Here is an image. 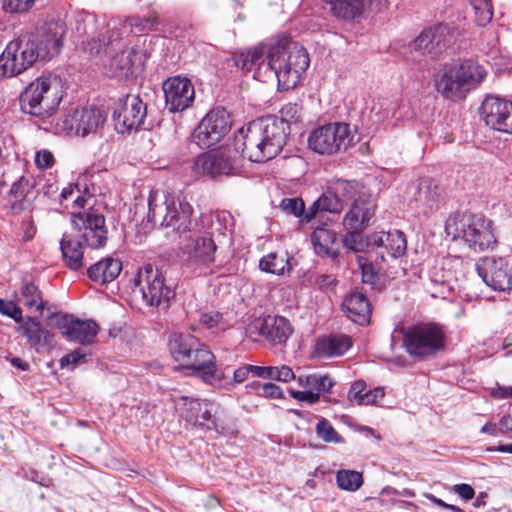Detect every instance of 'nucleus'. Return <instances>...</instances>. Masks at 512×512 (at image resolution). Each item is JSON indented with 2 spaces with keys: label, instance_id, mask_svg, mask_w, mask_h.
Here are the masks:
<instances>
[{
  "label": "nucleus",
  "instance_id": "f257e3e1",
  "mask_svg": "<svg viewBox=\"0 0 512 512\" xmlns=\"http://www.w3.org/2000/svg\"><path fill=\"white\" fill-rule=\"evenodd\" d=\"M235 63L245 72L254 71V79L265 81L264 74L271 72L277 78L278 89L287 91L300 82L310 64L303 45L283 37L270 45L257 46L235 55Z\"/></svg>",
  "mask_w": 512,
  "mask_h": 512
},
{
  "label": "nucleus",
  "instance_id": "f03ea898",
  "mask_svg": "<svg viewBox=\"0 0 512 512\" xmlns=\"http://www.w3.org/2000/svg\"><path fill=\"white\" fill-rule=\"evenodd\" d=\"M287 133L277 119H259L243 126L234 137L236 152L251 162H265L276 157L286 143Z\"/></svg>",
  "mask_w": 512,
  "mask_h": 512
},
{
  "label": "nucleus",
  "instance_id": "7ed1b4c3",
  "mask_svg": "<svg viewBox=\"0 0 512 512\" xmlns=\"http://www.w3.org/2000/svg\"><path fill=\"white\" fill-rule=\"evenodd\" d=\"M486 75L484 66L471 59L461 63H445L434 75V87L443 98L457 101L477 88Z\"/></svg>",
  "mask_w": 512,
  "mask_h": 512
},
{
  "label": "nucleus",
  "instance_id": "20e7f679",
  "mask_svg": "<svg viewBox=\"0 0 512 512\" xmlns=\"http://www.w3.org/2000/svg\"><path fill=\"white\" fill-rule=\"evenodd\" d=\"M75 193L77 196L73 200L74 208H80V210L72 212V224L82 233V238L89 247L99 249L107 241L108 231L105 217L93 209V196L81 195L77 185L69 184L64 187L60 197L62 200H69Z\"/></svg>",
  "mask_w": 512,
  "mask_h": 512
},
{
  "label": "nucleus",
  "instance_id": "39448f33",
  "mask_svg": "<svg viewBox=\"0 0 512 512\" xmlns=\"http://www.w3.org/2000/svg\"><path fill=\"white\" fill-rule=\"evenodd\" d=\"M146 201L149 222L163 228H171L177 233L189 230L193 214L190 203L158 190H150Z\"/></svg>",
  "mask_w": 512,
  "mask_h": 512
},
{
  "label": "nucleus",
  "instance_id": "423d86ee",
  "mask_svg": "<svg viewBox=\"0 0 512 512\" xmlns=\"http://www.w3.org/2000/svg\"><path fill=\"white\" fill-rule=\"evenodd\" d=\"M63 98L61 80L55 75H41L29 83L20 96L24 113L44 118L54 112Z\"/></svg>",
  "mask_w": 512,
  "mask_h": 512
},
{
  "label": "nucleus",
  "instance_id": "0eeeda50",
  "mask_svg": "<svg viewBox=\"0 0 512 512\" xmlns=\"http://www.w3.org/2000/svg\"><path fill=\"white\" fill-rule=\"evenodd\" d=\"M402 345L413 358L424 360L435 356L445 346L444 327L435 322H419L401 329Z\"/></svg>",
  "mask_w": 512,
  "mask_h": 512
},
{
  "label": "nucleus",
  "instance_id": "6e6552de",
  "mask_svg": "<svg viewBox=\"0 0 512 512\" xmlns=\"http://www.w3.org/2000/svg\"><path fill=\"white\" fill-rule=\"evenodd\" d=\"M133 283L140 289L146 305L157 311H166L175 298V285L167 282L163 271L151 264L138 269Z\"/></svg>",
  "mask_w": 512,
  "mask_h": 512
},
{
  "label": "nucleus",
  "instance_id": "1a4fd4ad",
  "mask_svg": "<svg viewBox=\"0 0 512 512\" xmlns=\"http://www.w3.org/2000/svg\"><path fill=\"white\" fill-rule=\"evenodd\" d=\"M454 225V238H461L474 252L493 249L497 243L492 221L482 214H463Z\"/></svg>",
  "mask_w": 512,
  "mask_h": 512
},
{
  "label": "nucleus",
  "instance_id": "9d476101",
  "mask_svg": "<svg viewBox=\"0 0 512 512\" xmlns=\"http://www.w3.org/2000/svg\"><path fill=\"white\" fill-rule=\"evenodd\" d=\"M38 57V46L32 36H19L10 41L0 55V77L11 78L23 73Z\"/></svg>",
  "mask_w": 512,
  "mask_h": 512
},
{
  "label": "nucleus",
  "instance_id": "9b49d317",
  "mask_svg": "<svg viewBox=\"0 0 512 512\" xmlns=\"http://www.w3.org/2000/svg\"><path fill=\"white\" fill-rule=\"evenodd\" d=\"M350 127L346 123H329L313 130L308 138L309 148L318 154L332 155L350 142Z\"/></svg>",
  "mask_w": 512,
  "mask_h": 512
},
{
  "label": "nucleus",
  "instance_id": "f8f14e48",
  "mask_svg": "<svg viewBox=\"0 0 512 512\" xmlns=\"http://www.w3.org/2000/svg\"><path fill=\"white\" fill-rule=\"evenodd\" d=\"M230 115L224 108L208 112L195 128L192 139L198 147L205 149L219 143L230 131Z\"/></svg>",
  "mask_w": 512,
  "mask_h": 512
},
{
  "label": "nucleus",
  "instance_id": "ddd939ff",
  "mask_svg": "<svg viewBox=\"0 0 512 512\" xmlns=\"http://www.w3.org/2000/svg\"><path fill=\"white\" fill-rule=\"evenodd\" d=\"M188 356L189 359L181 368L187 375L197 376L213 386H223V373L218 370L215 356L205 344L198 340V347H194Z\"/></svg>",
  "mask_w": 512,
  "mask_h": 512
},
{
  "label": "nucleus",
  "instance_id": "4468645a",
  "mask_svg": "<svg viewBox=\"0 0 512 512\" xmlns=\"http://www.w3.org/2000/svg\"><path fill=\"white\" fill-rule=\"evenodd\" d=\"M105 122V116L97 108L75 109L63 114L56 123L58 133L86 136L96 133Z\"/></svg>",
  "mask_w": 512,
  "mask_h": 512
},
{
  "label": "nucleus",
  "instance_id": "2eb2a0df",
  "mask_svg": "<svg viewBox=\"0 0 512 512\" xmlns=\"http://www.w3.org/2000/svg\"><path fill=\"white\" fill-rule=\"evenodd\" d=\"M180 416L189 424L203 429L217 428L221 406L211 400L182 397L179 403Z\"/></svg>",
  "mask_w": 512,
  "mask_h": 512
},
{
  "label": "nucleus",
  "instance_id": "dca6fc26",
  "mask_svg": "<svg viewBox=\"0 0 512 512\" xmlns=\"http://www.w3.org/2000/svg\"><path fill=\"white\" fill-rule=\"evenodd\" d=\"M147 115V106L138 95L128 94L119 99L114 110L116 129L121 132H130L143 123Z\"/></svg>",
  "mask_w": 512,
  "mask_h": 512
},
{
  "label": "nucleus",
  "instance_id": "f3484780",
  "mask_svg": "<svg viewBox=\"0 0 512 512\" xmlns=\"http://www.w3.org/2000/svg\"><path fill=\"white\" fill-rule=\"evenodd\" d=\"M476 271L483 282L495 291L512 288V271L502 257H483L476 263Z\"/></svg>",
  "mask_w": 512,
  "mask_h": 512
},
{
  "label": "nucleus",
  "instance_id": "a211bd4d",
  "mask_svg": "<svg viewBox=\"0 0 512 512\" xmlns=\"http://www.w3.org/2000/svg\"><path fill=\"white\" fill-rule=\"evenodd\" d=\"M162 89L166 108L172 113L188 109L195 99L194 86L187 77H169L163 82Z\"/></svg>",
  "mask_w": 512,
  "mask_h": 512
},
{
  "label": "nucleus",
  "instance_id": "6ab92c4d",
  "mask_svg": "<svg viewBox=\"0 0 512 512\" xmlns=\"http://www.w3.org/2000/svg\"><path fill=\"white\" fill-rule=\"evenodd\" d=\"M453 37L454 32L449 26L438 24L424 29L415 38L413 47L421 54L435 58L446 51Z\"/></svg>",
  "mask_w": 512,
  "mask_h": 512
},
{
  "label": "nucleus",
  "instance_id": "aec40b11",
  "mask_svg": "<svg viewBox=\"0 0 512 512\" xmlns=\"http://www.w3.org/2000/svg\"><path fill=\"white\" fill-rule=\"evenodd\" d=\"M216 251V239L203 234L198 235L186 247L187 262L195 273L199 275L210 274L212 272L211 266L215 262Z\"/></svg>",
  "mask_w": 512,
  "mask_h": 512
},
{
  "label": "nucleus",
  "instance_id": "412c9836",
  "mask_svg": "<svg viewBox=\"0 0 512 512\" xmlns=\"http://www.w3.org/2000/svg\"><path fill=\"white\" fill-rule=\"evenodd\" d=\"M481 115L487 126L512 134V102L495 96H487L482 102Z\"/></svg>",
  "mask_w": 512,
  "mask_h": 512
},
{
  "label": "nucleus",
  "instance_id": "4be33fe9",
  "mask_svg": "<svg viewBox=\"0 0 512 512\" xmlns=\"http://www.w3.org/2000/svg\"><path fill=\"white\" fill-rule=\"evenodd\" d=\"M237 169L235 159L225 149L199 155L194 161V170L198 174L217 177L234 174Z\"/></svg>",
  "mask_w": 512,
  "mask_h": 512
},
{
  "label": "nucleus",
  "instance_id": "5701e85b",
  "mask_svg": "<svg viewBox=\"0 0 512 512\" xmlns=\"http://www.w3.org/2000/svg\"><path fill=\"white\" fill-rule=\"evenodd\" d=\"M297 382L303 390H290V394L294 399L308 404L318 402L320 396L329 393L335 385L331 377L321 373L299 375Z\"/></svg>",
  "mask_w": 512,
  "mask_h": 512
},
{
  "label": "nucleus",
  "instance_id": "b1692460",
  "mask_svg": "<svg viewBox=\"0 0 512 512\" xmlns=\"http://www.w3.org/2000/svg\"><path fill=\"white\" fill-rule=\"evenodd\" d=\"M251 328L258 331L268 342L284 344L293 333V328L288 319L283 316H267L263 319H255Z\"/></svg>",
  "mask_w": 512,
  "mask_h": 512
},
{
  "label": "nucleus",
  "instance_id": "393cba45",
  "mask_svg": "<svg viewBox=\"0 0 512 512\" xmlns=\"http://www.w3.org/2000/svg\"><path fill=\"white\" fill-rule=\"evenodd\" d=\"M59 327L69 341L82 345L94 343L100 330L99 325L93 320H79L67 315L63 316Z\"/></svg>",
  "mask_w": 512,
  "mask_h": 512
},
{
  "label": "nucleus",
  "instance_id": "a878e982",
  "mask_svg": "<svg viewBox=\"0 0 512 512\" xmlns=\"http://www.w3.org/2000/svg\"><path fill=\"white\" fill-rule=\"evenodd\" d=\"M196 226L204 236L212 237L217 243H221L233 226V216L226 210L203 213Z\"/></svg>",
  "mask_w": 512,
  "mask_h": 512
},
{
  "label": "nucleus",
  "instance_id": "bb28decb",
  "mask_svg": "<svg viewBox=\"0 0 512 512\" xmlns=\"http://www.w3.org/2000/svg\"><path fill=\"white\" fill-rule=\"evenodd\" d=\"M375 204L367 194H360L352 203L350 210L343 219L345 229L361 232L366 228L374 215Z\"/></svg>",
  "mask_w": 512,
  "mask_h": 512
},
{
  "label": "nucleus",
  "instance_id": "cd10ccee",
  "mask_svg": "<svg viewBox=\"0 0 512 512\" xmlns=\"http://www.w3.org/2000/svg\"><path fill=\"white\" fill-rule=\"evenodd\" d=\"M63 34L64 28L59 22H46L37 28L36 39L33 40L38 46L39 53L43 52V58L59 54Z\"/></svg>",
  "mask_w": 512,
  "mask_h": 512
},
{
  "label": "nucleus",
  "instance_id": "c85d7f7f",
  "mask_svg": "<svg viewBox=\"0 0 512 512\" xmlns=\"http://www.w3.org/2000/svg\"><path fill=\"white\" fill-rule=\"evenodd\" d=\"M140 60V56L134 48H126L113 55L105 64V69L111 77L128 79L136 73Z\"/></svg>",
  "mask_w": 512,
  "mask_h": 512
},
{
  "label": "nucleus",
  "instance_id": "c756f323",
  "mask_svg": "<svg viewBox=\"0 0 512 512\" xmlns=\"http://www.w3.org/2000/svg\"><path fill=\"white\" fill-rule=\"evenodd\" d=\"M352 346L351 338L344 334H329L317 339L313 354L318 358L343 355Z\"/></svg>",
  "mask_w": 512,
  "mask_h": 512
},
{
  "label": "nucleus",
  "instance_id": "7c9ffc66",
  "mask_svg": "<svg viewBox=\"0 0 512 512\" xmlns=\"http://www.w3.org/2000/svg\"><path fill=\"white\" fill-rule=\"evenodd\" d=\"M369 241L375 247L385 248L387 253L393 258L405 255L407 250L405 234L399 230L376 232L371 235Z\"/></svg>",
  "mask_w": 512,
  "mask_h": 512
},
{
  "label": "nucleus",
  "instance_id": "2f4dec72",
  "mask_svg": "<svg viewBox=\"0 0 512 512\" xmlns=\"http://www.w3.org/2000/svg\"><path fill=\"white\" fill-rule=\"evenodd\" d=\"M343 308L348 318L353 322L368 324L371 316V306L367 297L358 291L351 292L343 302Z\"/></svg>",
  "mask_w": 512,
  "mask_h": 512
},
{
  "label": "nucleus",
  "instance_id": "473e14b6",
  "mask_svg": "<svg viewBox=\"0 0 512 512\" xmlns=\"http://www.w3.org/2000/svg\"><path fill=\"white\" fill-rule=\"evenodd\" d=\"M331 13L339 19L354 20L363 15L374 0H325Z\"/></svg>",
  "mask_w": 512,
  "mask_h": 512
},
{
  "label": "nucleus",
  "instance_id": "72a5a7b5",
  "mask_svg": "<svg viewBox=\"0 0 512 512\" xmlns=\"http://www.w3.org/2000/svg\"><path fill=\"white\" fill-rule=\"evenodd\" d=\"M121 270L122 263L119 260L107 257L91 265L87 274L93 282L103 285L114 281Z\"/></svg>",
  "mask_w": 512,
  "mask_h": 512
},
{
  "label": "nucleus",
  "instance_id": "f704fd0d",
  "mask_svg": "<svg viewBox=\"0 0 512 512\" xmlns=\"http://www.w3.org/2000/svg\"><path fill=\"white\" fill-rule=\"evenodd\" d=\"M311 242L318 255L332 258H335L338 255L336 248V234L328 227L326 222L315 227L311 234Z\"/></svg>",
  "mask_w": 512,
  "mask_h": 512
},
{
  "label": "nucleus",
  "instance_id": "c9c22d12",
  "mask_svg": "<svg viewBox=\"0 0 512 512\" xmlns=\"http://www.w3.org/2000/svg\"><path fill=\"white\" fill-rule=\"evenodd\" d=\"M198 338L187 333H173L169 339V350L173 359L182 368L185 361L189 359V352L198 347Z\"/></svg>",
  "mask_w": 512,
  "mask_h": 512
},
{
  "label": "nucleus",
  "instance_id": "e433bc0d",
  "mask_svg": "<svg viewBox=\"0 0 512 512\" xmlns=\"http://www.w3.org/2000/svg\"><path fill=\"white\" fill-rule=\"evenodd\" d=\"M19 302L24 305L27 310H34L40 315L46 307L47 302L43 299V294L36 285L30 279H23L19 288Z\"/></svg>",
  "mask_w": 512,
  "mask_h": 512
},
{
  "label": "nucleus",
  "instance_id": "4c0bfd02",
  "mask_svg": "<svg viewBox=\"0 0 512 512\" xmlns=\"http://www.w3.org/2000/svg\"><path fill=\"white\" fill-rule=\"evenodd\" d=\"M60 249L68 268L78 270L83 266V246L76 237L64 233L60 241Z\"/></svg>",
  "mask_w": 512,
  "mask_h": 512
},
{
  "label": "nucleus",
  "instance_id": "58836bf2",
  "mask_svg": "<svg viewBox=\"0 0 512 512\" xmlns=\"http://www.w3.org/2000/svg\"><path fill=\"white\" fill-rule=\"evenodd\" d=\"M342 209L343 204L327 187V192L323 193L322 196H320L305 213V222H310L316 216L318 211L339 214Z\"/></svg>",
  "mask_w": 512,
  "mask_h": 512
},
{
  "label": "nucleus",
  "instance_id": "ea45409f",
  "mask_svg": "<svg viewBox=\"0 0 512 512\" xmlns=\"http://www.w3.org/2000/svg\"><path fill=\"white\" fill-rule=\"evenodd\" d=\"M23 336L31 347L38 348L42 344L49 343L50 333L42 328V325L33 317H27L22 325Z\"/></svg>",
  "mask_w": 512,
  "mask_h": 512
},
{
  "label": "nucleus",
  "instance_id": "a19ab883",
  "mask_svg": "<svg viewBox=\"0 0 512 512\" xmlns=\"http://www.w3.org/2000/svg\"><path fill=\"white\" fill-rule=\"evenodd\" d=\"M328 188L334 193L342 204L349 200H355L360 194H366L359 190V184L355 181L334 179L328 182Z\"/></svg>",
  "mask_w": 512,
  "mask_h": 512
},
{
  "label": "nucleus",
  "instance_id": "79ce46f5",
  "mask_svg": "<svg viewBox=\"0 0 512 512\" xmlns=\"http://www.w3.org/2000/svg\"><path fill=\"white\" fill-rule=\"evenodd\" d=\"M259 267L264 272L278 276L291 270L287 255H278L277 253H269L263 256L259 261Z\"/></svg>",
  "mask_w": 512,
  "mask_h": 512
},
{
  "label": "nucleus",
  "instance_id": "37998d69",
  "mask_svg": "<svg viewBox=\"0 0 512 512\" xmlns=\"http://www.w3.org/2000/svg\"><path fill=\"white\" fill-rule=\"evenodd\" d=\"M339 488L347 491H356L363 484V476L354 470H339L336 475Z\"/></svg>",
  "mask_w": 512,
  "mask_h": 512
},
{
  "label": "nucleus",
  "instance_id": "c03bdc74",
  "mask_svg": "<svg viewBox=\"0 0 512 512\" xmlns=\"http://www.w3.org/2000/svg\"><path fill=\"white\" fill-rule=\"evenodd\" d=\"M475 12V21L479 26L487 25L493 17L491 0H471Z\"/></svg>",
  "mask_w": 512,
  "mask_h": 512
},
{
  "label": "nucleus",
  "instance_id": "a18cd8bd",
  "mask_svg": "<svg viewBox=\"0 0 512 512\" xmlns=\"http://www.w3.org/2000/svg\"><path fill=\"white\" fill-rule=\"evenodd\" d=\"M316 434L324 442L328 443H341L342 437L338 434L331 423L326 419H321L316 425Z\"/></svg>",
  "mask_w": 512,
  "mask_h": 512
},
{
  "label": "nucleus",
  "instance_id": "49530a36",
  "mask_svg": "<svg viewBox=\"0 0 512 512\" xmlns=\"http://www.w3.org/2000/svg\"><path fill=\"white\" fill-rule=\"evenodd\" d=\"M437 186L429 178L421 179L418 186L417 200L430 204L437 201Z\"/></svg>",
  "mask_w": 512,
  "mask_h": 512
},
{
  "label": "nucleus",
  "instance_id": "de8ad7c7",
  "mask_svg": "<svg viewBox=\"0 0 512 512\" xmlns=\"http://www.w3.org/2000/svg\"><path fill=\"white\" fill-rule=\"evenodd\" d=\"M199 323L207 329L224 330L227 324L223 320V316L219 312L210 311L201 313Z\"/></svg>",
  "mask_w": 512,
  "mask_h": 512
},
{
  "label": "nucleus",
  "instance_id": "09e8293b",
  "mask_svg": "<svg viewBox=\"0 0 512 512\" xmlns=\"http://www.w3.org/2000/svg\"><path fill=\"white\" fill-rule=\"evenodd\" d=\"M301 112L302 107L299 104L287 103L280 110L282 119L277 121L282 122L286 128L287 123H297L301 121Z\"/></svg>",
  "mask_w": 512,
  "mask_h": 512
},
{
  "label": "nucleus",
  "instance_id": "8fccbe9b",
  "mask_svg": "<svg viewBox=\"0 0 512 512\" xmlns=\"http://www.w3.org/2000/svg\"><path fill=\"white\" fill-rule=\"evenodd\" d=\"M280 207L285 213L289 215H293L295 217H305V204L301 198H284L280 203ZM303 220L305 221V218Z\"/></svg>",
  "mask_w": 512,
  "mask_h": 512
},
{
  "label": "nucleus",
  "instance_id": "3c124183",
  "mask_svg": "<svg viewBox=\"0 0 512 512\" xmlns=\"http://www.w3.org/2000/svg\"><path fill=\"white\" fill-rule=\"evenodd\" d=\"M158 23L156 16H149L146 18L132 17L129 19V26L135 33H146L151 31Z\"/></svg>",
  "mask_w": 512,
  "mask_h": 512
},
{
  "label": "nucleus",
  "instance_id": "603ef678",
  "mask_svg": "<svg viewBox=\"0 0 512 512\" xmlns=\"http://www.w3.org/2000/svg\"><path fill=\"white\" fill-rule=\"evenodd\" d=\"M36 0H3L2 7L8 13H25L35 4Z\"/></svg>",
  "mask_w": 512,
  "mask_h": 512
},
{
  "label": "nucleus",
  "instance_id": "864d4df0",
  "mask_svg": "<svg viewBox=\"0 0 512 512\" xmlns=\"http://www.w3.org/2000/svg\"><path fill=\"white\" fill-rule=\"evenodd\" d=\"M86 353L81 349L77 348L71 353L64 355L59 363L61 368H70L71 370L79 363L85 362Z\"/></svg>",
  "mask_w": 512,
  "mask_h": 512
},
{
  "label": "nucleus",
  "instance_id": "5fc2aeb1",
  "mask_svg": "<svg viewBox=\"0 0 512 512\" xmlns=\"http://www.w3.org/2000/svg\"><path fill=\"white\" fill-rule=\"evenodd\" d=\"M0 313L16 322H21L23 319L22 309L13 301L0 299Z\"/></svg>",
  "mask_w": 512,
  "mask_h": 512
},
{
  "label": "nucleus",
  "instance_id": "6e6d98bb",
  "mask_svg": "<svg viewBox=\"0 0 512 512\" xmlns=\"http://www.w3.org/2000/svg\"><path fill=\"white\" fill-rule=\"evenodd\" d=\"M295 378V374L290 367L285 365H282L280 367L272 366V372L270 376L271 380L289 382Z\"/></svg>",
  "mask_w": 512,
  "mask_h": 512
},
{
  "label": "nucleus",
  "instance_id": "4d7b16f0",
  "mask_svg": "<svg viewBox=\"0 0 512 512\" xmlns=\"http://www.w3.org/2000/svg\"><path fill=\"white\" fill-rule=\"evenodd\" d=\"M367 391V385L363 380H357L351 384L348 391V399L359 405L361 398Z\"/></svg>",
  "mask_w": 512,
  "mask_h": 512
},
{
  "label": "nucleus",
  "instance_id": "13d9d810",
  "mask_svg": "<svg viewBox=\"0 0 512 512\" xmlns=\"http://www.w3.org/2000/svg\"><path fill=\"white\" fill-rule=\"evenodd\" d=\"M55 163L54 156L51 151L47 149H41L36 152L35 164L40 169H49Z\"/></svg>",
  "mask_w": 512,
  "mask_h": 512
},
{
  "label": "nucleus",
  "instance_id": "bf43d9fd",
  "mask_svg": "<svg viewBox=\"0 0 512 512\" xmlns=\"http://www.w3.org/2000/svg\"><path fill=\"white\" fill-rule=\"evenodd\" d=\"M30 188L29 180L21 177L13 183L10 189V194L21 201L25 200L26 193Z\"/></svg>",
  "mask_w": 512,
  "mask_h": 512
},
{
  "label": "nucleus",
  "instance_id": "052dcab7",
  "mask_svg": "<svg viewBox=\"0 0 512 512\" xmlns=\"http://www.w3.org/2000/svg\"><path fill=\"white\" fill-rule=\"evenodd\" d=\"M258 394L265 398L280 399L283 397L282 389L274 383H265L259 387Z\"/></svg>",
  "mask_w": 512,
  "mask_h": 512
},
{
  "label": "nucleus",
  "instance_id": "680f3d73",
  "mask_svg": "<svg viewBox=\"0 0 512 512\" xmlns=\"http://www.w3.org/2000/svg\"><path fill=\"white\" fill-rule=\"evenodd\" d=\"M385 396V391L382 387H376L374 389L367 390L364 396L361 398L359 405H373L378 402V400L383 399Z\"/></svg>",
  "mask_w": 512,
  "mask_h": 512
},
{
  "label": "nucleus",
  "instance_id": "e2e57ef3",
  "mask_svg": "<svg viewBox=\"0 0 512 512\" xmlns=\"http://www.w3.org/2000/svg\"><path fill=\"white\" fill-rule=\"evenodd\" d=\"M451 491L457 494L465 501H469L473 499L475 496V490L473 489V487L466 483L453 485Z\"/></svg>",
  "mask_w": 512,
  "mask_h": 512
},
{
  "label": "nucleus",
  "instance_id": "0e129e2a",
  "mask_svg": "<svg viewBox=\"0 0 512 512\" xmlns=\"http://www.w3.org/2000/svg\"><path fill=\"white\" fill-rule=\"evenodd\" d=\"M22 226H23V229H24V233H23V240L24 241H30L34 238L35 234H36V227L34 225V221L33 219L30 217V216H27L23 221H22Z\"/></svg>",
  "mask_w": 512,
  "mask_h": 512
},
{
  "label": "nucleus",
  "instance_id": "69168bd1",
  "mask_svg": "<svg viewBox=\"0 0 512 512\" xmlns=\"http://www.w3.org/2000/svg\"><path fill=\"white\" fill-rule=\"evenodd\" d=\"M426 498L430 502H432L434 505H436V506H438L440 508L449 510L451 512H464V510H462L459 506H456V505H453V504H448V503H446L445 501H443L442 499L436 497L433 494H427Z\"/></svg>",
  "mask_w": 512,
  "mask_h": 512
},
{
  "label": "nucleus",
  "instance_id": "338daca9",
  "mask_svg": "<svg viewBox=\"0 0 512 512\" xmlns=\"http://www.w3.org/2000/svg\"><path fill=\"white\" fill-rule=\"evenodd\" d=\"M249 373H252L254 376L270 379L272 366H256V365H248Z\"/></svg>",
  "mask_w": 512,
  "mask_h": 512
},
{
  "label": "nucleus",
  "instance_id": "774afa93",
  "mask_svg": "<svg viewBox=\"0 0 512 512\" xmlns=\"http://www.w3.org/2000/svg\"><path fill=\"white\" fill-rule=\"evenodd\" d=\"M336 278L333 275L322 274L316 278L315 283L320 288H330L336 284Z\"/></svg>",
  "mask_w": 512,
  "mask_h": 512
}]
</instances>
